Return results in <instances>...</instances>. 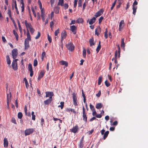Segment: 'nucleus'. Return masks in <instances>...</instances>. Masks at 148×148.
Segmentation results:
<instances>
[{
  "instance_id": "f257e3e1",
  "label": "nucleus",
  "mask_w": 148,
  "mask_h": 148,
  "mask_svg": "<svg viewBox=\"0 0 148 148\" xmlns=\"http://www.w3.org/2000/svg\"><path fill=\"white\" fill-rule=\"evenodd\" d=\"M66 47L69 50L71 51L73 50L74 48V46L73 44L71 42H70L68 44L66 45Z\"/></svg>"
},
{
  "instance_id": "f03ea898",
  "label": "nucleus",
  "mask_w": 148,
  "mask_h": 148,
  "mask_svg": "<svg viewBox=\"0 0 148 148\" xmlns=\"http://www.w3.org/2000/svg\"><path fill=\"white\" fill-rule=\"evenodd\" d=\"M67 35L66 31L64 30L61 33V43H62L63 40L66 38Z\"/></svg>"
},
{
  "instance_id": "7ed1b4c3",
  "label": "nucleus",
  "mask_w": 148,
  "mask_h": 148,
  "mask_svg": "<svg viewBox=\"0 0 148 148\" xmlns=\"http://www.w3.org/2000/svg\"><path fill=\"white\" fill-rule=\"evenodd\" d=\"M18 54V53L17 52V49H14L12 50V55L13 59H15L16 57Z\"/></svg>"
},
{
  "instance_id": "20e7f679",
  "label": "nucleus",
  "mask_w": 148,
  "mask_h": 148,
  "mask_svg": "<svg viewBox=\"0 0 148 148\" xmlns=\"http://www.w3.org/2000/svg\"><path fill=\"white\" fill-rule=\"evenodd\" d=\"M34 131L33 129H29L25 131V136L29 135L32 134Z\"/></svg>"
},
{
  "instance_id": "39448f33",
  "label": "nucleus",
  "mask_w": 148,
  "mask_h": 148,
  "mask_svg": "<svg viewBox=\"0 0 148 148\" xmlns=\"http://www.w3.org/2000/svg\"><path fill=\"white\" fill-rule=\"evenodd\" d=\"M73 104L75 106L77 105V98L76 95V94L75 93H73Z\"/></svg>"
},
{
  "instance_id": "423d86ee",
  "label": "nucleus",
  "mask_w": 148,
  "mask_h": 148,
  "mask_svg": "<svg viewBox=\"0 0 148 148\" xmlns=\"http://www.w3.org/2000/svg\"><path fill=\"white\" fill-rule=\"evenodd\" d=\"M46 97H49L52 99V97L53 96L54 94L53 92H45Z\"/></svg>"
},
{
  "instance_id": "0eeeda50",
  "label": "nucleus",
  "mask_w": 148,
  "mask_h": 148,
  "mask_svg": "<svg viewBox=\"0 0 148 148\" xmlns=\"http://www.w3.org/2000/svg\"><path fill=\"white\" fill-rule=\"evenodd\" d=\"M124 22L123 20H122L120 22L119 24V31H121V29H122L124 27Z\"/></svg>"
},
{
  "instance_id": "6e6552de",
  "label": "nucleus",
  "mask_w": 148,
  "mask_h": 148,
  "mask_svg": "<svg viewBox=\"0 0 148 148\" xmlns=\"http://www.w3.org/2000/svg\"><path fill=\"white\" fill-rule=\"evenodd\" d=\"M52 100V99L50 97L44 101V104L45 105H48L51 103Z\"/></svg>"
},
{
  "instance_id": "1a4fd4ad",
  "label": "nucleus",
  "mask_w": 148,
  "mask_h": 148,
  "mask_svg": "<svg viewBox=\"0 0 148 148\" xmlns=\"http://www.w3.org/2000/svg\"><path fill=\"white\" fill-rule=\"evenodd\" d=\"M103 9H101L100 10L97 12L95 15V16L97 17L101 16L103 13Z\"/></svg>"
},
{
  "instance_id": "9d476101",
  "label": "nucleus",
  "mask_w": 148,
  "mask_h": 148,
  "mask_svg": "<svg viewBox=\"0 0 148 148\" xmlns=\"http://www.w3.org/2000/svg\"><path fill=\"white\" fill-rule=\"evenodd\" d=\"M29 41L27 40V39H25V49H27L29 47Z\"/></svg>"
},
{
  "instance_id": "9b49d317",
  "label": "nucleus",
  "mask_w": 148,
  "mask_h": 148,
  "mask_svg": "<svg viewBox=\"0 0 148 148\" xmlns=\"http://www.w3.org/2000/svg\"><path fill=\"white\" fill-rule=\"evenodd\" d=\"M70 28L73 34H75L76 33V27L75 25H72L70 26Z\"/></svg>"
},
{
  "instance_id": "f8f14e48",
  "label": "nucleus",
  "mask_w": 148,
  "mask_h": 148,
  "mask_svg": "<svg viewBox=\"0 0 148 148\" xmlns=\"http://www.w3.org/2000/svg\"><path fill=\"white\" fill-rule=\"evenodd\" d=\"M17 63H15L14 62H12V68L14 70H16L17 69Z\"/></svg>"
},
{
  "instance_id": "ddd939ff",
  "label": "nucleus",
  "mask_w": 148,
  "mask_h": 148,
  "mask_svg": "<svg viewBox=\"0 0 148 148\" xmlns=\"http://www.w3.org/2000/svg\"><path fill=\"white\" fill-rule=\"evenodd\" d=\"M78 126H75L73 127L72 130H71V131L74 133H76L78 130Z\"/></svg>"
},
{
  "instance_id": "4468645a",
  "label": "nucleus",
  "mask_w": 148,
  "mask_h": 148,
  "mask_svg": "<svg viewBox=\"0 0 148 148\" xmlns=\"http://www.w3.org/2000/svg\"><path fill=\"white\" fill-rule=\"evenodd\" d=\"M45 73V72L43 71H41L40 73L39 76L38 78V80H39L40 79L43 77L44 75V74Z\"/></svg>"
},
{
  "instance_id": "2eb2a0df",
  "label": "nucleus",
  "mask_w": 148,
  "mask_h": 148,
  "mask_svg": "<svg viewBox=\"0 0 148 148\" xmlns=\"http://www.w3.org/2000/svg\"><path fill=\"white\" fill-rule=\"evenodd\" d=\"M27 38L25 39H27V41H31V36L30 35L29 33V31L28 29H27Z\"/></svg>"
},
{
  "instance_id": "dca6fc26",
  "label": "nucleus",
  "mask_w": 148,
  "mask_h": 148,
  "mask_svg": "<svg viewBox=\"0 0 148 148\" xmlns=\"http://www.w3.org/2000/svg\"><path fill=\"white\" fill-rule=\"evenodd\" d=\"M89 42L90 46H91L95 45V43L94 42V39L93 38H92L89 40Z\"/></svg>"
},
{
  "instance_id": "f3484780",
  "label": "nucleus",
  "mask_w": 148,
  "mask_h": 148,
  "mask_svg": "<svg viewBox=\"0 0 148 148\" xmlns=\"http://www.w3.org/2000/svg\"><path fill=\"white\" fill-rule=\"evenodd\" d=\"M59 63L62 65H65L66 66H67L68 65V63L65 61L62 60L59 62Z\"/></svg>"
},
{
  "instance_id": "a211bd4d",
  "label": "nucleus",
  "mask_w": 148,
  "mask_h": 148,
  "mask_svg": "<svg viewBox=\"0 0 148 148\" xmlns=\"http://www.w3.org/2000/svg\"><path fill=\"white\" fill-rule=\"evenodd\" d=\"M4 146L5 147H7L8 146V142L7 138H5L4 139Z\"/></svg>"
},
{
  "instance_id": "6ab92c4d",
  "label": "nucleus",
  "mask_w": 148,
  "mask_h": 148,
  "mask_svg": "<svg viewBox=\"0 0 148 148\" xmlns=\"http://www.w3.org/2000/svg\"><path fill=\"white\" fill-rule=\"evenodd\" d=\"M96 20V18L93 17L91 19L89 22V23L90 25H92L95 22Z\"/></svg>"
},
{
  "instance_id": "aec40b11",
  "label": "nucleus",
  "mask_w": 148,
  "mask_h": 148,
  "mask_svg": "<svg viewBox=\"0 0 148 148\" xmlns=\"http://www.w3.org/2000/svg\"><path fill=\"white\" fill-rule=\"evenodd\" d=\"M103 106V105L101 103H97L96 106V108L97 109H99L101 108Z\"/></svg>"
},
{
  "instance_id": "412c9836",
  "label": "nucleus",
  "mask_w": 148,
  "mask_h": 148,
  "mask_svg": "<svg viewBox=\"0 0 148 148\" xmlns=\"http://www.w3.org/2000/svg\"><path fill=\"white\" fill-rule=\"evenodd\" d=\"M109 133V131H106L104 134H103L104 135L103 136V139L105 140L106 139V138L107 137L108 134Z\"/></svg>"
},
{
  "instance_id": "4be33fe9",
  "label": "nucleus",
  "mask_w": 148,
  "mask_h": 148,
  "mask_svg": "<svg viewBox=\"0 0 148 148\" xmlns=\"http://www.w3.org/2000/svg\"><path fill=\"white\" fill-rule=\"evenodd\" d=\"M7 108L9 109V94H8L7 95Z\"/></svg>"
},
{
  "instance_id": "5701e85b",
  "label": "nucleus",
  "mask_w": 148,
  "mask_h": 148,
  "mask_svg": "<svg viewBox=\"0 0 148 148\" xmlns=\"http://www.w3.org/2000/svg\"><path fill=\"white\" fill-rule=\"evenodd\" d=\"M13 33L15 36L16 40H18V35L17 32L15 31V30H13Z\"/></svg>"
},
{
  "instance_id": "b1692460",
  "label": "nucleus",
  "mask_w": 148,
  "mask_h": 148,
  "mask_svg": "<svg viewBox=\"0 0 148 148\" xmlns=\"http://www.w3.org/2000/svg\"><path fill=\"white\" fill-rule=\"evenodd\" d=\"M6 58L7 64H10L11 63V61L10 60L9 56L8 55L7 56H6Z\"/></svg>"
},
{
  "instance_id": "393cba45",
  "label": "nucleus",
  "mask_w": 148,
  "mask_h": 148,
  "mask_svg": "<svg viewBox=\"0 0 148 148\" xmlns=\"http://www.w3.org/2000/svg\"><path fill=\"white\" fill-rule=\"evenodd\" d=\"M121 47H123V49L125 46V44L124 42V38H122L121 40Z\"/></svg>"
},
{
  "instance_id": "a878e982",
  "label": "nucleus",
  "mask_w": 148,
  "mask_h": 148,
  "mask_svg": "<svg viewBox=\"0 0 148 148\" xmlns=\"http://www.w3.org/2000/svg\"><path fill=\"white\" fill-rule=\"evenodd\" d=\"M83 120L85 121V123L87 122V117L86 116V114L83 113Z\"/></svg>"
},
{
  "instance_id": "bb28decb",
  "label": "nucleus",
  "mask_w": 148,
  "mask_h": 148,
  "mask_svg": "<svg viewBox=\"0 0 148 148\" xmlns=\"http://www.w3.org/2000/svg\"><path fill=\"white\" fill-rule=\"evenodd\" d=\"M66 111L68 112L71 111V112H73V113H76V112L75 111V110L74 109H71V108H67L66 110Z\"/></svg>"
},
{
  "instance_id": "cd10ccee",
  "label": "nucleus",
  "mask_w": 148,
  "mask_h": 148,
  "mask_svg": "<svg viewBox=\"0 0 148 148\" xmlns=\"http://www.w3.org/2000/svg\"><path fill=\"white\" fill-rule=\"evenodd\" d=\"M14 3L15 8L16 9V13L17 14H19V11L18 10L16 6V1H14Z\"/></svg>"
},
{
  "instance_id": "c85d7f7f",
  "label": "nucleus",
  "mask_w": 148,
  "mask_h": 148,
  "mask_svg": "<svg viewBox=\"0 0 148 148\" xmlns=\"http://www.w3.org/2000/svg\"><path fill=\"white\" fill-rule=\"evenodd\" d=\"M17 23H18V27H19V31L20 32H22V28L20 25L19 21L18 20Z\"/></svg>"
},
{
  "instance_id": "c756f323",
  "label": "nucleus",
  "mask_w": 148,
  "mask_h": 148,
  "mask_svg": "<svg viewBox=\"0 0 148 148\" xmlns=\"http://www.w3.org/2000/svg\"><path fill=\"white\" fill-rule=\"evenodd\" d=\"M137 7H133L132 9L133 10V14L135 15L136 12V10L137 9Z\"/></svg>"
},
{
  "instance_id": "7c9ffc66",
  "label": "nucleus",
  "mask_w": 148,
  "mask_h": 148,
  "mask_svg": "<svg viewBox=\"0 0 148 148\" xmlns=\"http://www.w3.org/2000/svg\"><path fill=\"white\" fill-rule=\"evenodd\" d=\"M99 30H100V28L99 27L96 29L95 30V34L97 35V36H98L99 35L98 32H97V31Z\"/></svg>"
},
{
  "instance_id": "2f4dec72",
  "label": "nucleus",
  "mask_w": 148,
  "mask_h": 148,
  "mask_svg": "<svg viewBox=\"0 0 148 148\" xmlns=\"http://www.w3.org/2000/svg\"><path fill=\"white\" fill-rule=\"evenodd\" d=\"M23 114L21 112H19L18 114V118L19 119H21L22 117Z\"/></svg>"
},
{
  "instance_id": "473e14b6",
  "label": "nucleus",
  "mask_w": 148,
  "mask_h": 148,
  "mask_svg": "<svg viewBox=\"0 0 148 148\" xmlns=\"http://www.w3.org/2000/svg\"><path fill=\"white\" fill-rule=\"evenodd\" d=\"M83 22V20L82 18H79L76 21L77 23H82Z\"/></svg>"
},
{
  "instance_id": "72a5a7b5",
  "label": "nucleus",
  "mask_w": 148,
  "mask_h": 148,
  "mask_svg": "<svg viewBox=\"0 0 148 148\" xmlns=\"http://www.w3.org/2000/svg\"><path fill=\"white\" fill-rule=\"evenodd\" d=\"M63 3V0H59L58 3V5H60L62 6Z\"/></svg>"
},
{
  "instance_id": "f704fd0d",
  "label": "nucleus",
  "mask_w": 148,
  "mask_h": 148,
  "mask_svg": "<svg viewBox=\"0 0 148 148\" xmlns=\"http://www.w3.org/2000/svg\"><path fill=\"white\" fill-rule=\"evenodd\" d=\"M64 102H60V104H61L60 105H59L58 106V107H60L61 109H62L64 107Z\"/></svg>"
},
{
  "instance_id": "c9c22d12",
  "label": "nucleus",
  "mask_w": 148,
  "mask_h": 148,
  "mask_svg": "<svg viewBox=\"0 0 148 148\" xmlns=\"http://www.w3.org/2000/svg\"><path fill=\"white\" fill-rule=\"evenodd\" d=\"M25 26L27 29H28V28L29 29L32 27V26L30 23H28L27 25H25Z\"/></svg>"
},
{
  "instance_id": "e433bc0d",
  "label": "nucleus",
  "mask_w": 148,
  "mask_h": 148,
  "mask_svg": "<svg viewBox=\"0 0 148 148\" xmlns=\"http://www.w3.org/2000/svg\"><path fill=\"white\" fill-rule=\"evenodd\" d=\"M28 68L29 70V71H33L32 67V65L31 64H29L28 66Z\"/></svg>"
},
{
  "instance_id": "4c0bfd02",
  "label": "nucleus",
  "mask_w": 148,
  "mask_h": 148,
  "mask_svg": "<svg viewBox=\"0 0 148 148\" xmlns=\"http://www.w3.org/2000/svg\"><path fill=\"white\" fill-rule=\"evenodd\" d=\"M102 81V77H99L98 80V84L100 85L101 84Z\"/></svg>"
},
{
  "instance_id": "58836bf2",
  "label": "nucleus",
  "mask_w": 148,
  "mask_h": 148,
  "mask_svg": "<svg viewBox=\"0 0 148 148\" xmlns=\"http://www.w3.org/2000/svg\"><path fill=\"white\" fill-rule=\"evenodd\" d=\"M30 31L32 34H33L34 31V29L32 27L29 28Z\"/></svg>"
},
{
  "instance_id": "ea45409f",
  "label": "nucleus",
  "mask_w": 148,
  "mask_h": 148,
  "mask_svg": "<svg viewBox=\"0 0 148 148\" xmlns=\"http://www.w3.org/2000/svg\"><path fill=\"white\" fill-rule=\"evenodd\" d=\"M62 6H63L64 8V9L66 10L68 8V5L67 4H65L64 5H63Z\"/></svg>"
},
{
  "instance_id": "a19ab883",
  "label": "nucleus",
  "mask_w": 148,
  "mask_h": 148,
  "mask_svg": "<svg viewBox=\"0 0 148 148\" xmlns=\"http://www.w3.org/2000/svg\"><path fill=\"white\" fill-rule=\"evenodd\" d=\"M78 6V7H81L82 6V0H79Z\"/></svg>"
},
{
  "instance_id": "79ce46f5",
  "label": "nucleus",
  "mask_w": 148,
  "mask_h": 148,
  "mask_svg": "<svg viewBox=\"0 0 148 148\" xmlns=\"http://www.w3.org/2000/svg\"><path fill=\"white\" fill-rule=\"evenodd\" d=\"M86 50L85 49H83V56L84 57H85L86 56Z\"/></svg>"
},
{
  "instance_id": "37998d69",
  "label": "nucleus",
  "mask_w": 148,
  "mask_h": 148,
  "mask_svg": "<svg viewBox=\"0 0 148 148\" xmlns=\"http://www.w3.org/2000/svg\"><path fill=\"white\" fill-rule=\"evenodd\" d=\"M38 62L36 60H34V66H35L37 65Z\"/></svg>"
},
{
  "instance_id": "c03bdc74",
  "label": "nucleus",
  "mask_w": 148,
  "mask_h": 148,
  "mask_svg": "<svg viewBox=\"0 0 148 148\" xmlns=\"http://www.w3.org/2000/svg\"><path fill=\"white\" fill-rule=\"evenodd\" d=\"M59 31L60 30L59 29H58L55 31V36H57L58 35V34L59 32Z\"/></svg>"
},
{
  "instance_id": "a18cd8bd",
  "label": "nucleus",
  "mask_w": 148,
  "mask_h": 148,
  "mask_svg": "<svg viewBox=\"0 0 148 148\" xmlns=\"http://www.w3.org/2000/svg\"><path fill=\"white\" fill-rule=\"evenodd\" d=\"M90 109L92 111L95 110V109L94 106L90 104Z\"/></svg>"
},
{
  "instance_id": "49530a36",
  "label": "nucleus",
  "mask_w": 148,
  "mask_h": 148,
  "mask_svg": "<svg viewBox=\"0 0 148 148\" xmlns=\"http://www.w3.org/2000/svg\"><path fill=\"white\" fill-rule=\"evenodd\" d=\"M101 47V45H98L97 49H96V51L97 53H98L100 50Z\"/></svg>"
},
{
  "instance_id": "de8ad7c7",
  "label": "nucleus",
  "mask_w": 148,
  "mask_h": 148,
  "mask_svg": "<svg viewBox=\"0 0 148 148\" xmlns=\"http://www.w3.org/2000/svg\"><path fill=\"white\" fill-rule=\"evenodd\" d=\"M105 85L107 87H109L110 85V84L108 82L107 80L105 81Z\"/></svg>"
},
{
  "instance_id": "09e8293b",
  "label": "nucleus",
  "mask_w": 148,
  "mask_h": 148,
  "mask_svg": "<svg viewBox=\"0 0 148 148\" xmlns=\"http://www.w3.org/2000/svg\"><path fill=\"white\" fill-rule=\"evenodd\" d=\"M103 19V16H101L99 18V23L100 24L102 22V20Z\"/></svg>"
},
{
  "instance_id": "8fccbe9b",
  "label": "nucleus",
  "mask_w": 148,
  "mask_h": 148,
  "mask_svg": "<svg viewBox=\"0 0 148 148\" xmlns=\"http://www.w3.org/2000/svg\"><path fill=\"white\" fill-rule=\"evenodd\" d=\"M40 32H38V34L35 37V38L36 39H38L39 38V37H40Z\"/></svg>"
},
{
  "instance_id": "3c124183",
  "label": "nucleus",
  "mask_w": 148,
  "mask_h": 148,
  "mask_svg": "<svg viewBox=\"0 0 148 148\" xmlns=\"http://www.w3.org/2000/svg\"><path fill=\"white\" fill-rule=\"evenodd\" d=\"M48 39L50 43L51 42V37L48 34Z\"/></svg>"
},
{
  "instance_id": "603ef678",
  "label": "nucleus",
  "mask_w": 148,
  "mask_h": 148,
  "mask_svg": "<svg viewBox=\"0 0 148 148\" xmlns=\"http://www.w3.org/2000/svg\"><path fill=\"white\" fill-rule=\"evenodd\" d=\"M32 10L33 13V14H34V16L35 17H36V14L35 12L34 11V8H32Z\"/></svg>"
},
{
  "instance_id": "864d4df0",
  "label": "nucleus",
  "mask_w": 148,
  "mask_h": 148,
  "mask_svg": "<svg viewBox=\"0 0 148 148\" xmlns=\"http://www.w3.org/2000/svg\"><path fill=\"white\" fill-rule=\"evenodd\" d=\"M42 19L43 22L45 21V14L41 15Z\"/></svg>"
},
{
  "instance_id": "5fc2aeb1",
  "label": "nucleus",
  "mask_w": 148,
  "mask_h": 148,
  "mask_svg": "<svg viewBox=\"0 0 148 148\" xmlns=\"http://www.w3.org/2000/svg\"><path fill=\"white\" fill-rule=\"evenodd\" d=\"M78 0H75L74 1V8H76L77 5V2Z\"/></svg>"
},
{
  "instance_id": "6e6d98bb",
  "label": "nucleus",
  "mask_w": 148,
  "mask_h": 148,
  "mask_svg": "<svg viewBox=\"0 0 148 148\" xmlns=\"http://www.w3.org/2000/svg\"><path fill=\"white\" fill-rule=\"evenodd\" d=\"M119 3V5L117 6L116 8H120L121 6V5L122 3V2L120 1L119 2H118Z\"/></svg>"
},
{
  "instance_id": "4d7b16f0",
  "label": "nucleus",
  "mask_w": 148,
  "mask_h": 148,
  "mask_svg": "<svg viewBox=\"0 0 148 148\" xmlns=\"http://www.w3.org/2000/svg\"><path fill=\"white\" fill-rule=\"evenodd\" d=\"M45 54H46L45 52V51L43 52H42V56H41L42 60H43V59L45 55Z\"/></svg>"
},
{
  "instance_id": "13d9d810",
  "label": "nucleus",
  "mask_w": 148,
  "mask_h": 148,
  "mask_svg": "<svg viewBox=\"0 0 148 148\" xmlns=\"http://www.w3.org/2000/svg\"><path fill=\"white\" fill-rule=\"evenodd\" d=\"M138 4V3L136 1V0H135L134 2L133 3L132 6L133 7H135V5H137Z\"/></svg>"
},
{
  "instance_id": "bf43d9fd",
  "label": "nucleus",
  "mask_w": 148,
  "mask_h": 148,
  "mask_svg": "<svg viewBox=\"0 0 148 148\" xmlns=\"http://www.w3.org/2000/svg\"><path fill=\"white\" fill-rule=\"evenodd\" d=\"M38 3L39 5L40 8H42V5L40 1L39 0H38Z\"/></svg>"
},
{
  "instance_id": "052dcab7",
  "label": "nucleus",
  "mask_w": 148,
  "mask_h": 148,
  "mask_svg": "<svg viewBox=\"0 0 148 148\" xmlns=\"http://www.w3.org/2000/svg\"><path fill=\"white\" fill-rule=\"evenodd\" d=\"M37 93L38 94L39 96H40L41 95V93H40V90L38 88L37 89Z\"/></svg>"
},
{
  "instance_id": "680f3d73",
  "label": "nucleus",
  "mask_w": 148,
  "mask_h": 148,
  "mask_svg": "<svg viewBox=\"0 0 148 148\" xmlns=\"http://www.w3.org/2000/svg\"><path fill=\"white\" fill-rule=\"evenodd\" d=\"M40 9L41 10V15L44 14V9H43L42 8Z\"/></svg>"
},
{
  "instance_id": "e2e57ef3",
  "label": "nucleus",
  "mask_w": 148,
  "mask_h": 148,
  "mask_svg": "<svg viewBox=\"0 0 148 148\" xmlns=\"http://www.w3.org/2000/svg\"><path fill=\"white\" fill-rule=\"evenodd\" d=\"M12 123L16 124V120L14 118H12Z\"/></svg>"
},
{
  "instance_id": "0e129e2a",
  "label": "nucleus",
  "mask_w": 148,
  "mask_h": 148,
  "mask_svg": "<svg viewBox=\"0 0 148 148\" xmlns=\"http://www.w3.org/2000/svg\"><path fill=\"white\" fill-rule=\"evenodd\" d=\"M54 25L53 22V21H51L50 23V27L52 28V27Z\"/></svg>"
},
{
  "instance_id": "69168bd1",
  "label": "nucleus",
  "mask_w": 148,
  "mask_h": 148,
  "mask_svg": "<svg viewBox=\"0 0 148 148\" xmlns=\"http://www.w3.org/2000/svg\"><path fill=\"white\" fill-rule=\"evenodd\" d=\"M117 51L116 50L115 52V58H117Z\"/></svg>"
},
{
  "instance_id": "338daca9",
  "label": "nucleus",
  "mask_w": 148,
  "mask_h": 148,
  "mask_svg": "<svg viewBox=\"0 0 148 148\" xmlns=\"http://www.w3.org/2000/svg\"><path fill=\"white\" fill-rule=\"evenodd\" d=\"M75 20H72L71 21V23L69 24V25H71L73 24H75Z\"/></svg>"
},
{
  "instance_id": "774afa93",
  "label": "nucleus",
  "mask_w": 148,
  "mask_h": 148,
  "mask_svg": "<svg viewBox=\"0 0 148 148\" xmlns=\"http://www.w3.org/2000/svg\"><path fill=\"white\" fill-rule=\"evenodd\" d=\"M101 94V92L100 91H99V92L96 95L98 97H99Z\"/></svg>"
}]
</instances>
